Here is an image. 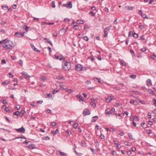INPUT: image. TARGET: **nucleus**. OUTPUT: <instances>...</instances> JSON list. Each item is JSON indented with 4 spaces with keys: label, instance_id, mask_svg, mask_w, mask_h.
<instances>
[{
    "label": "nucleus",
    "instance_id": "nucleus-52",
    "mask_svg": "<svg viewBox=\"0 0 156 156\" xmlns=\"http://www.w3.org/2000/svg\"><path fill=\"white\" fill-rule=\"evenodd\" d=\"M2 64H4L6 63V61L5 59H2L1 61Z\"/></svg>",
    "mask_w": 156,
    "mask_h": 156
},
{
    "label": "nucleus",
    "instance_id": "nucleus-57",
    "mask_svg": "<svg viewBox=\"0 0 156 156\" xmlns=\"http://www.w3.org/2000/svg\"><path fill=\"white\" fill-rule=\"evenodd\" d=\"M113 142H114V143L116 145H117L118 144H118V143H119V141H118L114 140L113 141Z\"/></svg>",
    "mask_w": 156,
    "mask_h": 156
},
{
    "label": "nucleus",
    "instance_id": "nucleus-58",
    "mask_svg": "<svg viewBox=\"0 0 156 156\" xmlns=\"http://www.w3.org/2000/svg\"><path fill=\"white\" fill-rule=\"evenodd\" d=\"M9 111V108L8 107H5V111L6 112H8Z\"/></svg>",
    "mask_w": 156,
    "mask_h": 156
},
{
    "label": "nucleus",
    "instance_id": "nucleus-40",
    "mask_svg": "<svg viewBox=\"0 0 156 156\" xmlns=\"http://www.w3.org/2000/svg\"><path fill=\"white\" fill-rule=\"evenodd\" d=\"M2 103L4 104H7V102L6 101L5 99H3L2 100Z\"/></svg>",
    "mask_w": 156,
    "mask_h": 156
},
{
    "label": "nucleus",
    "instance_id": "nucleus-20",
    "mask_svg": "<svg viewBox=\"0 0 156 156\" xmlns=\"http://www.w3.org/2000/svg\"><path fill=\"white\" fill-rule=\"evenodd\" d=\"M42 139L43 140H48L50 139V137L47 136H44L42 137Z\"/></svg>",
    "mask_w": 156,
    "mask_h": 156
},
{
    "label": "nucleus",
    "instance_id": "nucleus-34",
    "mask_svg": "<svg viewBox=\"0 0 156 156\" xmlns=\"http://www.w3.org/2000/svg\"><path fill=\"white\" fill-rule=\"evenodd\" d=\"M89 14H91L92 15L94 16H95V14L94 13V12L93 11H90L89 12Z\"/></svg>",
    "mask_w": 156,
    "mask_h": 156
},
{
    "label": "nucleus",
    "instance_id": "nucleus-53",
    "mask_svg": "<svg viewBox=\"0 0 156 156\" xmlns=\"http://www.w3.org/2000/svg\"><path fill=\"white\" fill-rule=\"evenodd\" d=\"M6 40V39H4V40H2L1 41H0V44H2V43H3L4 42V41H5Z\"/></svg>",
    "mask_w": 156,
    "mask_h": 156
},
{
    "label": "nucleus",
    "instance_id": "nucleus-47",
    "mask_svg": "<svg viewBox=\"0 0 156 156\" xmlns=\"http://www.w3.org/2000/svg\"><path fill=\"white\" fill-rule=\"evenodd\" d=\"M131 150L133 151H135L136 150V148L134 147H132L131 148Z\"/></svg>",
    "mask_w": 156,
    "mask_h": 156
},
{
    "label": "nucleus",
    "instance_id": "nucleus-32",
    "mask_svg": "<svg viewBox=\"0 0 156 156\" xmlns=\"http://www.w3.org/2000/svg\"><path fill=\"white\" fill-rule=\"evenodd\" d=\"M2 9L4 10H6L8 8V6L7 5H5V6H4L3 5L2 6Z\"/></svg>",
    "mask_w": 156,
    "mask_h": 156
},
{
    "label": "nucleus",
    "instance_id": "nucleus-6",
    "mask_svg": "<svg viewBox=\"0 0 156 156\" xmlns=\"http://www.w3.org/2000/svg\"><path fill=\"white\" fill-rule=\"evenodd\" d=\"M15 130L18 132H21L24 133L25 132V129L23 126L21 128L19 129H16Z\"/></svg>",
    "mask_w": 156,
    "mask_h": 156
},
{
    "label": "nucleus",
    "instance_id": "nucleus-23",
    "mask_svg": "<svg viewBox=\"0 0 156 156\" xmlns=\"http://www.w3.org/2000/svg\"><path fill=\"white\" fill-rule=\"evenodd\" d=\"M133 37L135 38H137L138 37V34L136 33H134L133 34Z\"/></svg>",
    "mask_w": 156,
    "mask_h": 156
},
{
    "label": "nucleus",
    "instance_id": "nucleus-4",
    "mask_svg": "<svg viewBox=\"0 0 156 156\" xmlns=\"http://www.w3.org/2000/svg\"><path fill=\"white\" fill-rule=\"evenodd\" d=\"M76 69L78 71H80L83 70V66L80 64H76L75 65Z\"/></svg>",
    "mask_w": 156,
    "mask_h": 156
},
{
    "label": "nucleus",
    "instance_id": "nucleus-29",
    "mask_svg": "<svg viewBox=\"0 0 156 156\" xmlns=\"http://www.w3.org/2000/svg\"><path fill=\"white\" fill-rule=\"evenodd\" d=\"M18 63L21 66H22L23 65V62L21 60H20L18 62Z\"/></svg>",
    "mask_w": 156,
    "mask_h": 156
},
{
    "label": "nucleus",
    "instance_id": "nucleus-25",
    "mask_svg": "<svg viewBox=\"0 0 156 156\" xmlns=\"http://www.w3.org/2000/svg\"><path fill=\"white\" fill-rule=\"evenodd\" d=\"M14 115H16L17 116V117H18V116L20 114V112H19V111H17L16 112H14Z\"/></svg>",
    "mask_w": 156,
    "mask_h": 156
},
{
    "label": "nucleus",
    "instance_id": "nucleus-19",
    "mask_svg": "<svg viewBox=\"0 0 156 156\" xmlns=\"http://www.w3.org/2000/svg\"><path fill=\"white\" fill-rule=\"evenodd\" d=\"M84 22V21L82 20H77V23L78 24H82Z\"/></svg>",
    "mask_w": 156,
    "mask_h": 156
},
{
    "label": "nucleus",
    "instance_id": "nucleus-38",
    "mask_svg": "<svg viewBox=\"0 0 156 156\" xmlns=\"http://www.w3.org/2000/svg\"><path fill=\"white\" fill-rule=\"evenodd\" d=\"M90 104L92 106H93L94 107H96V104L92 102H91L90 103Z\"/></svg>",
    "mask_w": 156,
    "mask_h": 156
},
{
    "label": "nucleus",
    "instance_id": "nucleus-15",
    "mask_svg": "<svg viewBox=\"0 0 156 156\" xmlns=\"http://www.w3.org/2000/svg\"><path fill=\"white\" fill-rule=\"evenodd\" d=\"M131 120L132 121H134V120L135 121H137L138 120L139 118L136 116H135L133 118V119H132V116L130 117Z\"/></svg>",
    "mask_w": 156,
    "mask_h": 156
},
{
    "label": "nucleus",
    "instance_id": "nucleus-1",
    "mask_svg": "<svg viewBox=\"0 0 156 156\" xmlns=\"http://www.w3.org/2000/svg\"><path fill=\"white\" fill-rule=\"evenodd\" d=\"M3 47L6 49H12L14 47V44L12 41L9 40H6L2 44Z\"/></svg>",
    "mask_w": 156,
    "mask_h": 156
},
{
    "label": "nucleus",
    "instance_id": "nucleus-28",
    "mask_svg": "<svg viewBox=\"0 0 156 156\" xmlns=\"http://www.w3.org/2000/svg\"><path fill=\"white\" fill-rule=\"evenodd\" d=\"M136 76L135 75H131L130 76V77L133 79H135L136 78Z\"/></svg>",
    "mask_w": 156,
    "mask_h": 156
},
{
    "label": "nucleus",
    "instance_id": "nucleus-61",
    "mask_svg": "<svg viewBox=\"0 0 156 156\" xmlns=\"http://www.w3.org/2000/svg\"><path fill=\"white\" fill-rule=\"evenodd\" d=\"M90 150L93 153H94V150L92 148L90 147Z\"/></svg>",
    "mask_w": 156,
    "mask_h": 156
},
{
    "label": "nucleus",
    "instance_id": "nucleus-21",
    "mask_svg": "<svg viewBox=\"0 0 156 156\" xmlns=\"http://www.w3.org/2000/svg\"><path fill=\"white\" fill-rule=\"evenodd\" d=\"M126 8L128 10H132L134 8V7L132 6H127L126 7Z\"/></svg>",
    "mask_w": 156,
    "mask_h": 156
},
{
    "label": "nucleus",
    "instance_id": "nucleus-14",
    "mask_svg": "<svg viewBox=\"0 0 156 156\" xmlns=\"http://www.w3.org/2000/svg\"><path fill=\"white\" fill-rule=\"evenodd\" d=\"M72 7V5L71 2H69L67 3V8L68 9H71Z\"/></svg>",
    "mask_w": 156,
    "mask_h": 156
},
{
    "label": "nucleus",
    "instance_id": "nucleus-3",
    "mask_svg": "<svg viewBox=\"0 0 156 156\" xmlns=\"http://www.w3.org/2000/svg\"><path fill=\"white\" fill-rule=\"evenodd\" d=\"M112 26H111L107 27H106L104 30V37H106L107 36L108 34V31L109 30L110 28L112 27Z\"/></svg>",
    "mask_w": 156,
    "mask_h": 156
},
{
    "label": "nucleus",
    "instance_id": "nucleus-49",
    "mask_svg": "<svg viewBox=\"0 0 156 156\" xmlns=\"http://www.w3.org/2000/svg\"><path fill=\"white\" fill-rule=\"evenodd\" d=\"M133 34L132 31H130L129 33V37H130L132 35H133Z\"/></svg>",
    "mask_w": 156,
    "mask_h": 156
},
{
    "label": "nucleus",
    "instance_id": "nucleus-10",
    "mask_svg": "<svg viewBox=\"0 0 156 156\" xmlns=\"http://www.w3.org/2000/svg\"><path fill=\"white\" fill-rule=\"evenodd\" d=\"M44 40H45V42L49 44L52 46H53V44L49 39H48L45 37L43 38Z\"/></svg>",
    "mask_w": 156,
    "mask_h": 156
},
{
    "label": "nucleus",
    "instance_id": "nucleus-51",
    "mask_svg": "<svg viewBox=\"0 0 156 156\" xmlns=\"http://www.w3.org/2000/svg\"><path fill=\"white\" fill-rule=\"evenodd\" d=\"M61 57H62L60 58H59V60L60 61H62V60H64L65 59V58L64 57H63V56H61Z\"/></svg>",
    "mask_w": 156,
    "mask_h": 156
},
{
    "label": "nucleus",
    "instance_id": "nucleus-17",
    "mask_svg": "<svg viewBox=\"0 0 156 156\" xmlns=\"http://www.w3.org/2000/svg\"><path fill=\"white\" fill-rule=\"evenodd\" d=\"M22 74L23 75H24L25 76V78H28L29 77V76L28 75V74H27V73L26 72H23L22 73Z\"/></svg>",
    "mask_w": 156,
    "mask_h": 156
},
{
    "label": "nucleus",
    "instance_id": "nucleus-54",
    "mask_svg": "<svg viewBox=\"0 0 156 156\" xmlns=\"http://www.w3.org/2000/svg\"><path fill=\"white\" fill-rule=\"evenodd\" d=\"M141 51L143 52H144L146 51L147 49L146 48H142L141 49Z\"/></svg>",
    "mask_w": 156,
    "mask_h": 156
},
{
    "label": "nucleus",
    "instance_id": "nucleus-18",
    "mask_svg": "<svg viewBox=\"0 0 156 156\" xmlns=\"http://www.w3.org/2000/svg\"><path fill=\"white\" fill-rule=\"evenodd\" d=\"M147 85H152L151 81L150 79H148L147 80Z\"/></svg>",
    "mask_w": 156,
    "mask_h": 156
},
{
    "label": "nucleus",
    "instance_id": "nucleus-9",
    "mask_svg": "<svg viewBox=\"0 0 156 156\" xmlns=\"http://www.w3.org/2000/svg\"><path fill=\"white\" fill-rule=\"evenodd\" d=\"M113 96H108L105 99V101L107 103L110 102L111 101L114 99Z\"/></svg>",
    "mask_w": 156,
    "mask_h": 156
},
{
    "label": "nucleus",
    "instance_id": "nucleus-62",
    "mask_svg": "<svg viewBox=\"0 0 156 156\" xmlns=\"http://www.w3.org/2000/svg\"><path fill=\"white\" fill-rule=\"evenodd\" d=\"M139 102L140 103H141L143 104H144L145 103V101H142L139 100Z\"/></svg>",
    "mask_w": 156,
    "mask_h": 156
},
{
    "label": "nucleus",
    "instance_id": "nucleus-44",
    "mask_svg": "<svg viewBox=\"0 0 156 156\" xmlns=\"http://www.w3.org/2000/svg\"><path fill=\"white\" fill-rule=\"evenodd\" d=\"M26 112L25 110H22L20 112V114H22L23 115Z\"/></svg>",
    "mask_w": 156,
    "mask_h": 156
},
{
    "label": "nucleus",
    "instance_id": "nucleus-45",
    "mask_svg": "<svg viewBox=\"0 0 156 156\" xmlns=\"http://www.w3.org/2000/svg\"><path fill=\"white\" fill-rule=\"evenodd\" d=\"M51 125L53 126H55L57 125V123L55 122H53L51 123Z\"/></svg>",
    "mask_w": 156,
    "mask_h": 156
},
{
    "label": "nucleus",
    "instance_id": "nucleus-56",
    "mask_svg": "<svg viewBox=\"0 0 156 156\" xmlns=\"http://www.w3.org/2000/svg\"><path fill=\"white\" fill-rule=\"evenodd\" d=\"M150 57L151 58L154 59V57H156V55H155L154 54L152 55H151Z\"/></svg>",
    "mask_w": 156,
    "mask_h": 156
},
{
    "label": "nucleus",
    "instance_id": "nucleus-55",
    "mask_svg": "<svg viewBox=\"0 0 156 156\" xmlns=\"http://www.w3.org/2000/svg\"><path fill=\"white\" fill-rule=\"evenodd\" d=\"M58 91H59V90H56L55 89L53 90V93L55 94L56 93L58 92Z\"/></svg>",
    "mask_w": 156,
    "mask_h": 156
},
{
    "label": "nucleus",
    "instance_id": "nucleus-11",
    "mask_svg": "<svg viewBox=\"0 0 156 156\" xmlns=\"http://www.w3.org/2000/svg\"><path fill=\"white\" fill-rule=\"evenodd\" d=\"M105 114L106 115H109L112 114V113L111 112L110 109L109 108H107L105 110Z\"/></svg>",
    "mask_w": 156,
    "mask_h": 156
},
{
    "label": "nucleus",
    "instance_id": "nucleus-46",
    "mask_svg": "<svg viewBox=\"0 0 156 156\" xmlns=\"http://www.w3.org/2000/svg\"><path fill=\"white\" fill-rule=\"evenodd\" d=\"M123 115L126 114V116H127L129 114V113L127 112L123 111Z\"/></svg>",
    "mask_w": 156,
    "mask_h": 156
},
{
    "label": "nucleus",
    "instance_id": "nucleus-26",
    "mask_svg": "<svg viewBox=\"0 0 156 156\" xmlns=\"http://www.w3.org/2000/svg\"><path fill=\"white\" fill-rule=\"evenodd\" d=\"M59 154L61 156L62 155L63 156H67V154L64 152H61V151H60Z\"/></svg>",
    "mask_w": 156,
    "mask_h": 156
},
{
    "label": "nucleus",
    "instance_id": "nucleus-8",
    "mask_svg": "<svg viewBox=\"0 0 156 156\" xmlns=\"http://www.w3.org/2000/svg\"><path fill=\"white\" fill-rule=\"evenodd\" d=\"M138 13L139 14L141 15L143 18L147 19H148V17L147 15L143 13L142 11H141V10H139Z\"/></svg>",
    "mask_w": 156,
    "mask_h": 156
},
{
    "label": "nucleus",
    "instance_id": "nucleus-24",
    "mask_svg": "<svg viewBox=\"0 0 156 156\" xmlns=\"http://www.w3.org/2000/svg\"><path fill=\"white\" fill-rule=\"evenodd\" d=\"M120 62L121 64L123 66H125L126 65V64L125 61L122 60H121L120 61Z\"/></svg>",
    "mask_w": 156,
    "mask_h": 156
},
{
    "label": "nucleus",
    "instance_id": "nucleus-30",
    "mask_svg": "<svg viewBox=\"0 0 156 156\" xmlns=\"http://www.w3.org/2000/svg\"><path fill=\"white\" fill-rule=\"evenodd\" d=\"M128 136L129 137V138L130 139H132V140L133 139V137H132V135L131 133H129L128 134Z\"/></svg>",
    "mask_w": 156,
    "mask_h": 156
},
{
    "label": "nucleus",
    "instance_id": "nucleus-63",
    "mask_svg": "<svg viewBox=\"0 0 156 156\" xmlns=\"http://www.w3.org/2000/svg\"><path fill=\"white\" fill-rule=\"evenodd\" d=\"M58 35L56 33H54L53 34V36L54 37H56Z\"/></svg>",
    "mask_w": 156,
    "mask_h": 156
},
{
    "label": "nucleus",
    "instance_id": "nucleus-39",
    "mask_svg": "<svg viewBox=\"0 0 156 156\" xmlns=\"http://www.w3.org/2000/svg\"><path fill=\"white\" fill-rule=\"evenodd\" d=\"M66 91L67 92H68L69 93H71L73 92V91L72 90H71L70 89H69L67 90H66Z\"/></svg>",
    "mask_w": 156,
    "mask_h": 156
},
{
    "label": "nucleus",
    "instance_id": "nucleus-48",
    "mask_svg": "<svg viewBox=\"0 0 156 156\" xmlns=\"http://www.w3.org/2000/svg\"><path fill=\"white\" fill-rule=\"evenodd\" d=\"M66 133L68 134L69 135H71L72 133L71 132L69 131L68 130H67L66 131Z\"/></svg>",
    "mask_w": 156,
    "mask_h": 156
},
{
    "label": "nucleus",
    "instance_id": "nucleus-13",
    "mask_svg": "<svg viewBox=\"0 0 156 156\" xmlns=\"http://www.w3.org/2000/svg\"><path fill=\"white\" fill-rule=\"evenodd\" d=\"M27 147L30 149H34L35 148V146L34 144H31L30 145H29L28 146H27Z\"/></svg>",
    "mask_w": 156,
    "mask_h": 156
},
{
    "label": "nucleus",
    "instance_id": "nucleus-5",
    "mask_svg": "<svg viewBox=\"0 0 156 156\" xmlns=\"http://www.w3.org/2000/svg\"><path fill=\"white\" fill-rule=\"evenodd\" d=\"M25 32L23 33H20L19 32H16L15 34V36L17 37H22L24 36Z\"/></svg>",
    "mask_w": 156,
    "mask_h": 156
},
{
    "label": "nucleus",
    "instance_id": "nucleus-31",
    "mask_svg": "<svg viewBox=\"0 0 156 156\" xmlns=\"http://www.w3.org/2000/svg\"><path fill=\"white\" fill-rule=\"evenodd\" d=\"M78 126V124L77 123H74L73 124V128H76Z\"/></svg>",
    "mask_w": 156,
    "mask_h": 156
},
{
    "label": "nucleus",
    "instance_id": "nucleus-41",
    "mask_svg": "<svg viewBox=\"0 0 156 156\" xmlns=\"http://www.w3.org/2000/svg\"><path fill=\"white\" fill-rule=\"evenodd\" d=\"M81 144L83 145L84 146H86V144L85 142L82 141H81Z\"/></svg>",
    "mask_w": 156,
    "mask_h": 156
},
{
    "label": "nucleus",
    "instance_id": "nucleus-37",
    "mask_svg": "<svg viewBox=\"0 0 156 156\" xmlns=\"http://www.w3.org/2000/svg\"><path fill=\"white\" fill-rule=\"evenodd\" d=\"M83 40L87 41L89 40V38L85 36L83 37Z\"/></svg>",
    "mask_w": 156,
    "mask_h": 156
},
{
    "label": "nucleus",
    "instance_id": "nucleus-2",
    "mask_svg": "<svg viewBox=\"0 0 156 156\" xmlns=\"http://www.w3.org/2000/svg\"><path fill=\"white\" fill-rule=\"evenodd\" d=\"M62 69L65 71L69 70L71 67V63L67 61H63L62 62Z\"/></svg>",
    "mask_w": 156,
    "mask_h": 156
},
{
    "label": "nucleus",
    "instance_id": "nucleus-50",
    "mask_svg": "<svg viewBox=\"0 0 156 156\" xmlns=\"http://www.w3.org/2000/svg\"><path fill=\"white\" fill-rule=\"evenodd\" d=\"M148 118L150 119L151 118V114L150 112H148Z\"/></svg>",
    "mask_w": 156,
    "mask_h": 156
},
{
    "label": "nucleus",
    "instance_id": "nucleus-42",
    "mask_svg": "<svg viewBox=\"0 0 156 156\" xmlns=\"http://www.w3.org/2000/svg\"><path fill=\"white\" fill-rule=\"evenodd\" d=\"M76 97L79 99L82 98V97L80 95V94H78L76 96Z\"/></svg>",
    "mask_w": 156,
    "mask_h": 156
},
{
    "label": "nucleus",
    "instance_id": "nucleus-27",
    "mask_svg": "<svg viewBox=\"0 0 156 156\" xmlns=\"http://www.w3.org/2000/svg\"><path fill=\"white\" fill-rule=\"evenodd\" d=\"M51 6L53 8H55V2L54 1H53L51 2Z\"/></svg>",
    "mask_w": 156,
    "mask_h": 156
},
{
    "label": "nucleus",
    "instance_id": "nucleus-64",
    "mask_svg": "<svg viewBox=\"0 0 156 156\" xmlns=\"http://www.w3.org/2000/svg\"><path fill=\"white\" fill-rule=\"evenodd\" d=\"M153 100L154 102V105L156 106V99L154 98L153 99Z\"/></svg>",
    "mask_w": 156,
    "mask_h": 156
},
{
    "label": "nucleus",
    "instance_id": "nucleus-12",
    "mask_svg": "<svg viewBox=\"0 0 156 156\" xmlns=\"http://www.w3.org/2000/svg\"><path fill=\"white\" fill-rule=\"evenodd\" d=\"M98 119V116H93L91 119V122H94L96 121Z\"/></svg>",
    "mask_w": 156,
    "mask_h": 156
},
{
    "label": "nucleus",
    "instance_id": "nucleus-36",
    "mask_svg": "<svg viewBox=\"0 0 156 156\" xmlns=\"http://www.w3.org/2000/svg\"><path fill=\"white\" fill-rule=\"evenodd\" d=\"M57 79H58L59 80L64 79V77L63 76H58V77H57Z\"/></svg>",
    "mask_w": 156,
    "mask_h": 156
},
{
    "label": "nucleus",
    "instance_id": "nucleus-43",
    "mask_svg": "<svg viewBox=\"0 0 156 156\" xmlns=\"http://www.w3.org/2000/svg\"><path fill=\"white\" fill-rule=\"evenodd\" d=\"M34 51L40 53V50H38L37 48H34Z\"/></svg>",
    "mask_w": 156,
    "mask_h": 156
},
{
    "label": "nucleus",
    "instance_id": "nucleus-22",
    "mask_svg": "<svg viewBox=\"0 0 156 156\" xmlns=\"http://www.w3.org/2000/svg\"><path fill=\"white\" fill-rule=\"evenodd\" d=\"M9 83V81H5L3 82L2 83V84L3 85H6L8 84Z\"/></svg>",
    "mask_w": 156,
    "mask_h": 156
},
{
    "label": "nucleus",
    "instance_id": "nucleus-60",
    "mask_svg": "<svg viewBox=\"0 0 156 156\" xmlns=\"http://www.w3.org/2000/svg\"><path fill=\"white\" fill-rule=\"evenodd\" d=\"M127 153L128 155H130L132 154V152L130 151H129L127 152Z\"/></svg>",
    "mask_w": 156,
    "mask_h": 156
},
{
    "label": "nucleus",
    "instance_id": "nucleus-59",
    "mask_svg": "<svg viewBox=\"0 0 156 156\" xmlns=\"http://www.w3.org/2000/svg\"><path fill=\"white\" fill-rule=\"evenodd\" d=\"M6 23V22L5 21H2L1 23V24L2 25H4Z\"/></svg>",
    "mask_w": 156,
    "mask_h": 156
},
{
    "label": "nucleus",
    "instance_id": "nucleus-33",
    "mask_svg": "<svg viewBox=\"0 0 156 156\" xmlns=\"http://www.w3.org/2000/svg\"><path fill=\"white\" fill-rule=\"evenodd\" d=\"M78 27L77 25H73V28L75 30H77L79 28Z\"/></svg>",
    "mask_w": 156,
    "mask_h": 156
},
{
    "label": "nucleus",
    "instance_id": "nucleus-35",
    "mask_svg": "<svg viewBox=\"0 0 156 156\" xmlns=\"http://www.w3.org/2000/svg\"><path fill=\"white\" fill-rule=\"evenodd\" d=\"M25 29L26 30V32H27L28 31V30L30 28L27 26H25Z\"/></svg>",
    "mask_w": 156,
    "mask_h": 156
},
{
    "label": "nucleus",
    "instance_id": "nucleus-16",
    "mask_svg": "<svg viewBox=\"0 0 156 156\" xmlns=\"http://www.w3.org/2000/svg\"><path fill=\"white\" fill-rule=\"evenodd\" d=\"M59 131V130L58 129H56L55 131H51V133L53 134L54 135H56L57 133H58Z\"/></svg>",
    "mask_w": 156,
    "mask_h": 156
},
{
    "label": "nucleus",
    "instance_id": "nucleus-7",
    "mask_svg": "<svg viewBox=\"0 0 156 156\" xmlns=\"http://www.w3.org/2000/svg\"><path fill=\"white\" fill-rule=\"evenodd\" d=\"M90 113V111L88 109H85L83 112V114L84 116L86 115H89Z\"/></svg>",
    "mask_w": 156,
    "mask_h": 156
}]
</instances>
